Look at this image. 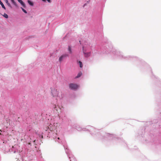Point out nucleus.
Masks as SVG:
<instances>
[{"label": "nucleus", "instance_id": "obj_16", "mask_svg": "<svg viewBox=\"0 0 161 161\" xmlns=\"http://www.w3.org/2000/svg\"><path fill=\"white\" fill-rule=\"evenodd\" d=\"M68 51H69V53L70 54H71L72 53V51L71 47L70 46H68Z\"/></svg>", "mask_w": 161, "mask_h": 161}, {"label": "nucleus", "instance_id": "obj_19", "mask_svg": "<svg viewBox=\"0 0 161 161\" xmlns=\"http://www.w3.org/2000/svg\"><path fill=\"white\" fill-rule=\"evenodd\" d=\"M21 9L22 10L24 13H25V14H26L27 13V12L23 8L21 7Z\"/></svg>", "mask_w": 161, "mask_h": 161}, {"label": "nucleus", "instance_id": "obj_3", "mask_svg": "<svg viewBox=\"0 0 161 161\" xmlns=\"http://www.w3.org/2000/svg\"><path fill=\"white\" fill-rule=\"evenodd\" d=\"M102 52L103 53L108 54L112 53L114 55V58H118L121 59L130 60L131 61H139L141 60L138 58L130 56H125L120 50L114 48L111 43H105L101 48Z\"/></svg>", "mask_w": 161, "mask_h": 161}, {"label": "nucleus", "instance_id": "obj_17", "mask_svg": "<svg viewBox=\"0 0 161 161\" xmlns=\"http://www.w3.org/2000/svg\"><path fill=\"white\" fill-rule=\"evenodd\" d=\"M11 2L12 3L15 5V6L16 7H18V5L16 2L14 1V0H11Z\"/></svg>", "mask_w": 161, "mask_h": 161}, {"label": "nucleus", "instance_id": "obj_22", "mask_svg": "<svg viewBox=\"0 0 161 161\" xmlns=\"http://www.w3.org/2000/svg\"><path fill=\"white\" fill-rule=\"evenodd\" d=\"M87 5V3H85V4H84L83 6V7L84 8Z\"/></svg>", "mask_w": 161, "mask_h": 161}, {"label": "nucleus", "instance_id": "obj_18", "mask_svg": "<svg viewBox=\"0 0 161 161\" xmlns=\"http://www.w3.org/2000/svg\"><path fill=\"white\" fill-rule=\"evenodd\" d=\"M2 15L6 19L8 18V15L5 13H4L3 15Z\"/></svg>", "mask_w": 161, "mask_h": 161}, {"label": "nucleus", "instance_id": "obj_4", "mask_svg": "<svg viewBox=\"0 0 161 161\" xmlns=\"http://www.w3.org/2000/svg\"><path fill=\"white\" fill-rule=\"evenodd\" d=\"M83 53L84 56L86 57H88L90 55V50L92 49L91 46L90 44H85L82 47Z\"/></svg>", "mask_w": 161, "mask_h": 161}, {"label": "nucleus", "instance_id": "obj_27", "mask_svg": "<svg viewBox=\"0 0 161 161\" xmlns=\"http://www.w3.org/2000/svg\"><path fill=\"white\" fill-rule=\"evenodd\" d=\"M153 77H154V78L155 77L154 75H153Z\"/></svg>", "mask_w": 161, "mask_h": 161}, {"label": "nucleus", "instance_id": "obj_13", "mask_svg": "<svg viewBox=\"0 0 161 161\" xmlns=\"http://www.w3.org/2000/svg\"><path fill=\"white\" fill-rule=\"evenodd\" d=\"M0 4L1 5L2 7L3 8L4 10H6V8L5 6L1 0H0Z\"/></svg>", "mask_w": 161, "mask_h": 161}, {"label": "nucleus", "instance_id": "obj_14", "mask_svg": "<svg viewBox=\"0 0 161 161\" xmlns=\"http://www.w3.org/2000/svg\"><path fill=\"white\" fill-rule=\"evenodd\" d=\"M77 64L79 65L80 67V68H82L83 66L82 62L81 61H78Z\"/></svg>", "mask_w": 161, "mask_h": 161}, {"label": "nucleus", "instance_id": "obj_5", "mask_svg": "<svg viewBox=\"0 0 161 161\" xmlns=\"http://www.w3.org/2000/svg\"><path fill=\"white\" fill-rule=\"evenodd\" d=\"M51 93L53 97H58L59 99H61L63 98V96L61 93L59 94L57 89L53 88H51Z\"/></svg>", "mask_w": 161, "mask_h": 161}, {"label": "nucleus", "instance_id": "obj_12", "mask_svg": "<svg viewBox=\"0 0 161 161\" xmlns=\"http://www.w3.org/2000/svg\"><path fill=\"white\" fill-rule=\"evenodd\" d=\"M27 2L31 6H34L33 3L32 1L29 0H28L27 1Z\"/></svg>", "mask_w": 161, "mask_h": 161}, {"label": "nucleus", "instance_id": "obj_26", "mask_svg": "<svg viewBox=\"0 0 161 161\" xmlns=\"http://www.w3.org/2000/svg\"><path fill=\"white\" fill-rule=\"evenodd\" d=\"M42 1L43 2H46V0H42Z\"/></svg>", "mask_w": 161, "mask_h": 161}, {"label": "nucleus", "instance_id": "obj_20", "mask_svg": "<svg viewBox=\"0 0 161 161\" xmlns=\"http://www.w3.org/2000/svg\"><path fill=\"white\" fill-rule=\"evenodd\" d=\"M60 117H61V119H62V120H64L65 119V116H64V118H62L61 117L59 116Z\"/></svg>", "mask_w": 161, "mask_h": 161}, {"label": "nucleus", "instance_id": "obj_15", "mask_svg": "<svg viewBox=\"0 0 161 161\" xmlns=\"http://www.w3.org/2000/svg\"><path fill=\"white\" fill-rule=\"evenodd\" d=\"M82 73L81 72H80L77 74V75L75 77L76 78H77L81 76Z\"/></svg>", "mask_w": 161, "mask_h": 161}, {"label": "nucleus", "instance_id": "obj_2", "mask_svg": "<svg viewBox=\"0 0 161 161\" xmlns=\"http://www.w3.org/2000/svg\"><path fill=\"white\" fill-rule=\"evenodd\" d=\"M57 130L55 129V125L50 124L48 127V129L46 130V133H47V137H52L55 142L63 145L66 154L67 155L70 161H76L74 155L71 152L68 148L67 145L65 144V141L63 134L60 135L58 134Z\"/></svg>", "mask_w": 161, "mask_h": 161}, {"label": "nucleus", "instance_id": "obj_6", "mask_svg": "<svg viewBox=\"0 0 161 161\" xmlns=\"http://www.w3.org/2000/svg\"><path fill=\"white\" fill-rule=\"evenodd\" d=\"M56 100H57V103H53L52 104V108L53 111L58 115L59 112H61V108L58 106V105L57 103L58 100L57 99H56Z\"/></svg>", "mask_w": 161, "mask_h": 161}, {"label": "nucleus", "instance_id": "obj_1", "mask_svg": "<svg viewBox=\"0 0 161 161\" xmlns=\"http://www.w3.org/2000/svg\"><path fill=\"white\" fill-rule=\"evenodd\" d=\"M74 128L79 131L82 130L85 131H89L92 135L95 136L97 137L100 140H105L106 138H108V140H114L116 138V136L114 135L109 134L103 132L100 133L99 132V130L90 125L87 126L86 128H82L80 126L77 124H75L73 125L69 124L67 127L66 131L72 132L74 131Z\"/></svg>", "mask_w": 161, "mask_h": 161}, {"label": "nucleus", "instance_id": "obj_9", "mask_svg": "<svg viewBox=\"0 0 161 161\" xmlns=\"http://www.w3.org/2000/svg\"><path fill=\"white\" fill-rule=\"evenodd\" d=\"M68 54L66 53L62 54L59 58V61L60 63H61L63 60L65 59L66 57H68Z\"/></svg>", "mask_w": 161, "mask_h": 161}, {"label": "nucleus", "instance_id": "obj_10", "mask_svg": "<svg viewBox=\"0 0 161 161\" xmlns=\"http://www.w3.org/2000/svg\"><path fill=\"white\" fill-rule=\"evenodd\" d=\"M18 2L20 3L21 5L24 7H25V3L22 0H17Z\"/></svg>", "mask_w": 161, "mask_h": 161}, {"label": "nucleus", "instance_id": "obj_8", "mask_svg": "<svg viewBox=\"0 0 161 161\" xmlns=\"http://www.w3.org/2000/svg\"><path fill=\"white\" fill-rule=\"evenodd\" d=\"M79 86L78 85L75 84L71 83L69 85V87L70 89L75 91L76 90L79 88Z\"/></svg>", "mask_w": 161, "mask_h": 161}, {"label": "nucleus", "instance_id": "obj_24", "mask_svg": "<svg viewBox=\"0 0 161 161\" xmlns=\"http://www.w3.org/2000/svg\"><path fill=\"white\" fill-rule=\"evenodd\" d=\"M90 0H89V1H87V2H86V3L87 4V3H89V2H90Z\"/></svg>", "mask_w": 161, "mask_h": 161}, {"label": "nucleus", "instance_id": "obj_25", "mask_svg": "<svg viewBox=\"0 0 161 161\" xmlns=\"http://www.w3.org/2000/svg\"><path fill=\"white\" fill-rule=\"evenodd\" d=\"M2 132V130H0V135H1V132Z\"/></svg>", "mask_w": 161, "mask_h": 161}, {"label": "nucleus", "instance_id": "obj_23", "mask_svg": "<svg viewBox=\"0 0 161 161\" xmlns=\"http://www.w3.org/2000/svg\"><path fill=\"white\" fill-rule=\"evenodd\" d=\"M47 1L49 3H51V0H47Z\"/></svg>", "mask_w": 161, "mask_h": 161}, {"label": "nucleus", "instance_id": "obj_11", "mask_svg": "<svg viewBox=\"0 0 161 161\" xmlns=\"http://www.w3.org/2000/svg\"><path fill=\"white\" fill-rule=\"evenodd\" d=\"M5 1L8 6L12 8V7L10 3L8 2V0H5Z\"/></svg>", "mask_w": 161, "mask_h": 161}, {"label": "nucleus", "instance_id": "obj_7", "mask_svg": "<svg viewBox=\"0 0 161 161\" xmlns=\"http://www.w3.org/2000/svg\"><path fill=\"white\" fill-rule=\"evenodd\" d=\"M24 138L28 145L31 146V142L33 141V142L35 143L36 142V139L33 138H32L31 136H28L25 135L24 136Z\"/></svg>", "mask_w": 161, "mask_h": 161}, {"label": "nucleus", "instance_id": "obj_21", "mask_svg": "<svg viewBox=\"0 0 161 161\" xmlns=\"http://www.w3.org/2000/svg\"><path fill=\"white\" fill-rule=\"evenodd\" d=\"M39 137H40V138H43V136L40 135L39 136Z\"/></svg>", "mask_w": 161, "mask_h": 161}]
</instances>
